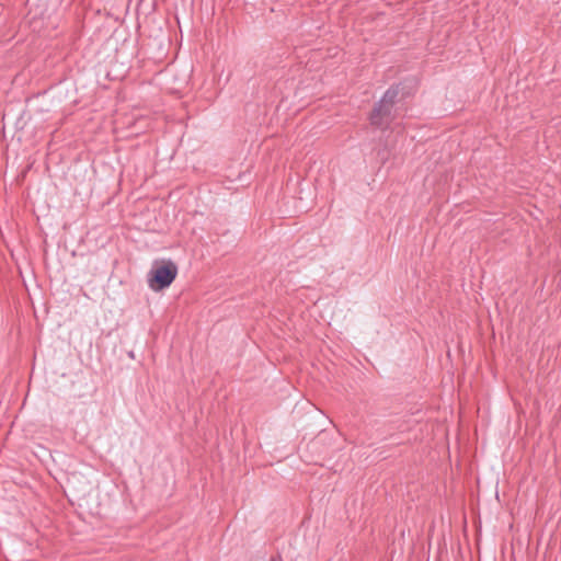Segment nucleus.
Segmentation results:
<instances>
[{"label":"nucleus","mask_w":561,"mask_h":561,"mask_svg":"<svg viewBox=\"0 0 561 561\" xmlns=\"http://www.w3.org/2000/svg\"><path fill=\"white\" fill-rule=\"evenodd\" d=\"M399 90L397 87H390L381 100L375 105L370 114V124L376 127H386L392 119V110L398 98Z\"/></svg>","instance_id":"obj_1"},{"label":"nucleus","mask_w":561,"mask_h":561,"mask_svg":"<svg viewBox=\"0 0 561 561\" xmlns=\"http://www.w3.org/2000/svg\"><path fill=\"white\" fill-rule=\"evenodd\" d=\"M178 274V267L174 263L169 262L168 264L158 266L151 271V277L149 278L150 288L158 290L169 287Z\"/></svg>","instance_id":"obj_2"}]
</instances>
